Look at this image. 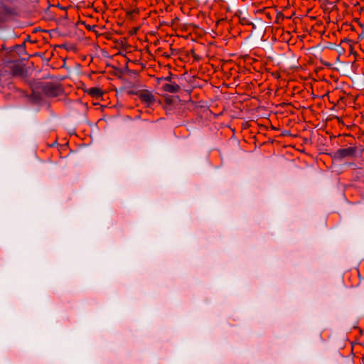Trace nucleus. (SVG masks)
<instances>
[{
  "mask_svg": "<svg viewBox=\"0 0 364 364\" xmlns=\"http://www.w3.org/2000/svg\"><path fill=\"white\" fill-rule=\"evenodd\" d=\"M24 74L23 68L18 63L14 61H7L4 64L1 75L11 77L23 76Z\"/></svg>",
  "mask_w": 364,
  "mask_h": 364,
  "instance_id": "f257e3e1",
  "label": "nucleus"
},
{
  "mask_svg": "<svg viewBox=\"0 0 364 364\" xmlns=\"http://www.w3.org/2000/svg\"><path fill=\"white\" fill-rule=\"evenodd\" d=\"M42 92L47 97H55L60 95L62 90L53 82H47L42 86Z\"/></svg>",
  "mask_w": 364,
  "mask_h": 364,
  "instance_id": "f03ea898",
  "label": "nucleus"
},
{
  "mask_svg": "<svg viewBox=\"0 0 364 364\" xmlns=\"http://www.w3.org/2000/svg\"><path fill=\"white\" fill-rule=\"evenodd\" d=\"M117 33V31H114L107 28L106 25L102 24L97 26V29L95 31V35L97 37L103 36L108 40L114 39V36Z\"/></svg>",
  "mask_w": 364,
  "mask_h": 364,
  "instance_id": "7ed1b4c3",
  "label": "nucleus"
},
{
  "mask_svg": "<svg viewBox=\"0 0 364 364\" xmlns=\"http://www.w3.org/2000/svg\"><path fill=\"white\" fill-rule=\"evenodd\" d=\"M138 96L141 102L144 103L147 107H151L156 101L154 95L146 90L141 91L138 94Z\"/></svg>",
  "mask_w": 364,
  "mask_h": 364,
  "instance_id": "20e7f679",
  "label": "nucleus"
},
{
  "mask_svg": "<svg viewBox=\"0 0 364 364\" xmlns=\"http://www.w3.org/2000/svg\"><path fill=\"white\" fill-rule=\"evenodd\" d=\"M356 149L353 146H350L345 149H339L335 153V157L338 159H343L348 156H352L355 153Z\"/></svg>",
  "mask_w": 364,
  "mask_h": 364,
  "instance_id": "39448f33",
  "label": "nucleus"
},
{
  "mask_svg": "<svg viewBox=\"0 0 364 364\" xmlns=\"http://www.w3.org/2000/svg\"><path fill=\"white\" fill-rule=\"evenodd\" d=\"M162 89L164 92H166L176 93L181 90V87L176 82H171L164 84L162 86Z\"/></svg>",
  "mask_w": 364,
  "mask_h": 364,
  "instance_id": "423d86ee",
  "label": "nucleus"
},
{
  "mask_svg": "<svg viewBox=\"0 0 364 364\" xmlns=\"http://www.w3.org/2000/svg\"><path fill=\"white\" fill-rule=\"evenodd\" d=\"M4 14L8 17H16L20 16L21 11L16 7L5 6Z\"/></svg>",
  "mask_w": 364,
  "mask_h": 364,
  "instance_id": "0eeeda50",
  "label": "nucleus"
},
{
  "mask_svg": "<svg viewBox=\"0 0 364 364\" xmlns=\"http://www.w3.org/2000/svg\"><path fill=\"white\" fill-rule=\"evenodd\" d=\"M86 92L90 96L96 98L101 97L103 94L102 90L98 87H90Z\"/></svg>",
  "mask_w": 364,
  "mask_h": 364,
  "instance_id": "6e6552de",
  "label": "nucleus"
},
{
  "mask_svg": "<svg viewBox=\"0 0 364 364\" xmlns=\"http://www.w3.org/2000/svg\"><path fill=\"white\" fill-rule=\"evenodd\" d=\"M252 26V33H255V34L259 37H260L261 38H262L264 37V32H265V30L266 28H264L263 25L262 24H258L259 26V29L260 30V33H257V26L256 24L255 23H252V24H250Z\"/></svg>",
  "mask_w": 364,
  "mask_h": 364,
  "instance_id": "1a4fd4ad",
  "label": "nucleus"
},
{
  "mask_svg": "<svg viewBox=\"0 0 364 364\" xmlns=\"http://www.w3.org/2000/svg\"><path fill=\"white\" fill-rule=\"evenodd\" d=\"M85 26L89 31H91L95 33V31L97 29V26H100V24H81Z\"/></svg>",
  "mask_w": 364,
  "mask_h": 364,
  "instance_id": "9d476101",
  "label": "nucleus"
},
{
  "mask_svg": "<svg viewBox=\"0 0 364 364\" xmlns=\"http://www.w3.org/2000/svg\"><path fill=\"white\" fill-rule=\"evenodd\" d=\"M139 27H134L128 31V35L129 36H132L134 35H136L137 31H139Z\"/></svg>",
  "mask_w": 364,
  "mask_h": 364,
  "instance_id": "9b49d317",
  "label": "nucleus"
},
{
  "mask_svg": "<svg viewBox=\"0 0 364 364\" xmlns=\"http://www.w3.org/2000/svg\"><path fill=\"white\" fill-rule=\"evenodd\" d=\"M362 31L358 33V39L364 38V24H359Z\"/></svg>",
  "mask_w": 364,
  "mask_h": 364,
  "instance_id": "f8f14e48",
  "label": "nucleus"
},
{
  "mask_svg": "<svg viewBox=\"0 0 364 364\" xmlns=\"http://www.w3.org/2000/svg\"><path fill=\"white\" fill-rule=\"evenodd\" d=\"M349 26V27H350V28L352 31H353V30H354V27H353V25H352V24H350V23H348V24H343V25H342V26Z\"/></svg>",
  "mask_w": 364,
  "mask_h": 364,
  "instance_id": "ddd939ff",
  "label": "nucleus"
},
{
  "mask_svg": "<svg viewBox=\"0 0 364 364\" xmlns=\"http://www.w3.org/2000/svg\"><path fill=\"white\" fill-rule=\"evenodd\" d=\"M43 31V30H41V29L40 28V27H38V28H34V29L33 30V33H36L37 31Z\"/></svg>",
  "mask_w": 364,
  "mask_h": 364,
  "instance_id": "4468645a",
  "label": "nucleus"
},
{
  "mask_svg": "<svg viewBox=\"0 0 364 364\" xmlns=\"http://www.w3.org/2000/svg\"><path fill=\"white\" fill-rule=\"evenodd\" d=\"M127 14L128 15L138 14V11L136 10H134V11H131L130 13H128Z\"/></svg>",
  "mask_w": 364,
  "mask_h": 364,
  "instance_id": "2eb2a0df",
  "label": "nucleus"
},
{
  "mask_svg": "<svg viewBox=\"0 0 364 364\" xmlns=\"http://www.w3.org/2000/svg\"><path fill=\"white\" fill-rule=\"evenodd\" d=\"M171 76H168V77H165L164 79H165L166 80H167V81H170V80H171Z\"/></svg>",
  "mask_w": 364,
  "mask_h": 364,
  "instance_id": "dca6fc26",
  "label": "nucleus"
},
{
  "mask_svg": "<svg viewBox=\"0 0 364 364\" xmlns=\"http://www.w3.org/2000/svg\"><path fill=\"white\" fill-rule=\"evenodd\" d=\"M339 29H340V28H338V30H337L336 31H333V35L336 36V32H338V31H339Z\"/></svg>",
  "mask_w": 364,
  "mask_h": 364,
  "instance_id": "f3484780",
  "label": "nucleus"
},
{
  "mask_svg": "<svg viewBox=\"0 0 364 364\" xmlns=\"http://www.w3.org/2000/svg\"><path fill=\"white\" fill-rule=\"evenodd\" d=\"M178 25V24H177V23L171 24V26H177Z\"/></svg>",
  "mask_w": 364,
  "mask_h": 364,
  "instance_id": "a211bd4d",
  "label": "nucleus"
}]
</instances>
